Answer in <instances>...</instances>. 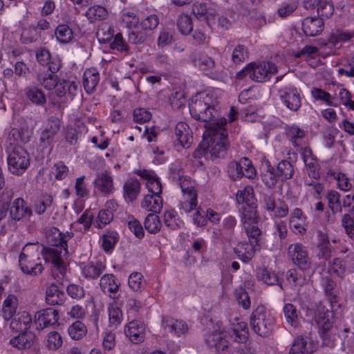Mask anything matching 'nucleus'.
<instances>
[{"label": "nucleus", "instance_id": "21", "mask_svg": "<svg viewBox=\"0 0 354 354\" xmlns=\"http://www.w3.org/2000/svg\"><path fill=\"white\" fill-rule=\"evenodd\" d=\"M73 236L72 232L63 233L57 228L52 227L46 232V241L51 248H68L67 243Z\"/></svg>", "mask_w": 354, "mask_h": 354}, {"label": "nucleus", "instance_id": "12", "mask_svg": "<svg viewBox=\"0 0 354 354\" xmlns=\"http://www.w3.org/2000/svg\"><path fill=\"white\" fill-rule=\"evenodd\" d=\"M121 18L122 23L127 28L130 29L133 28L128 34V39L130 43L138 44L146 41L147 35L145 32L139 30L140 18L134 12L130 11L124 12Z\"/></svg>", "mask_w": 354, "mask_h": 354}, {"label": "nucleus", "instance_id": "5", "mask_svg": "<svg viewBox=\"0 0 354 354\" xmlns=\"http://www.w3.org/2000/svg\"><path fill=\"white\" fill-rule=\"evenodd\" d=\"M326 295L328 297L331 311L326 309L324 306H319L315 315V320L319 328V335L323 340V344L332 347L335 340V331L330 317H332V311L338 309L340 305L338 304L337 298L333 292Z\"/></svg>", "mask_w": 354, "mask_h": 354}, {"label": "nucleus", "instance_id": "38", "mask_svg": "<svg viewBox=\"0 0 354 354\" xmlns=\"http://www.w3.org/2000/svg\"><path fill=\"white\" fill-rule=\"evenodd\" d=\"M141 207L147 211L159 213L162 207V199L160 195H146L141 203Z\"/></svg>", "mask_w": 354, "mask_h": 354}, {"label": "nucleus", "instance_id": "4", "mask_svg": "<svg viewBox=\"0 0 354 354\" xmlns=\"http://www.w3.org/2000/svg\"><path fill=\"white\" fill-rule=\"evenodd\" d=\"M217 104V94L214 91L201 92L194 96L189 104L190 114L196 120L207 123L214 118Z\"/></svg>", "mask_w": 354, "mask_h": 354}, {"label": "nucleus", "instance_id": "13", "mask_svg": "<svg viewBox=\"0 0 354 354\" xmlns=\"http://www.w3.org/2000/svg\"><path fill=\"white\" fill-rule=\"evenodd\" d=\"M288 256L301 270L310 272L312 270V262L307 249L299 243L290 244L288 248Z\"/></svg>", "mask_w": 354, "mask_h": 354}, {"label": "nucleus", "instance_id": "37", "mask_svg": "<svg viewBox=\"0 0 354 354\" xmlns=\"http://www.w3.org/2000/svg\"><path fill=\"white\" fill-rule=\"evenodd\" d=\"M32 324V317L30 315L24 311L17 315L16 317L12 319L10 322V328L16 331H28Z\"/></svg>", "mask_w": 354, "mask_h": 354}, {"label": "nucleus", "instance_id": "40", "mask_svg": "<svg viewBox=\"0 0 354 354\" xmlns=\"http://www.w3.org/2000/svg\"><path fill=\"white\" fill-rule=\"evenodd\" d=\"M313 351L311 343L302 336H297L292 344L289 354H312Z\"/></svg>", "mask_w": 354, "mask_h": 354}, {"label": "nucleus", "instance_id": "60", "mask_svg": "<svg viewBox=\"0 0 354 354\" xmlns=\"http://www.w3.org/2000/svg\"><path fill=\"white\" fill-rule=\"evenodd\" d=\"M128 284L132 290L141 292L145 285L142 274L138 272L131 273L129 277Z\"/></svg>", "mask_w": 354, "mask_h": 354}, {"label": "nucleus", "instance_id": "48", "mask_svg": "<svg viewBox=\"0 0 354 354\" xmlns=\"http://www.w3.org/2000/svg\"><path fill=\"white\" fill-rule=\"evenodd\" d=\"M164 222L165 225L171 230H177L183 225V222L174 209H168L165 212Z\"/></svg>", "mask_w": 354, "mask_h": 354}, {"label": "nucleus", "instance_id": "30", "mask_svg": "<svg viewBox=\"0 0 354 354\" xmlns=\"http://www.w3.org/2000/svg\"><path fill=\"white\" fill-rule=\"evenodd\" d=\"M257 245L250 241L240 242L234 248V252L242 262L248 263L254 257Z\"/></svg>", "mask_w": 354, "mask_h": 354}, {"label": "nucleus", "instance_id": "59", "mask_svg": "<svg viewBox=\"0 0 354 354\" xmlns=\"http://www.w3.org/2000/svg\"><path fill=\"white\" fill-rule=\"evenodd\" d=\"M52 204V196L45 194L34 203L32 208L36 214L40 215L44 214L48 208L50 207Z\"/></svg>", "mask_w": 354, "mask_h": 354}, {"label": "nucleus", "instance_id": "61", "mask_svg": "<svg viewBox=\"0 0 354 354\" xmlns=\"http://www.w3.org/2000/svg\"><path fill=\"white\" fill-rule=\"evenodd\" d=\"M39 83L46 90H52L55 88L57 82V77L53 74H45L39 73L37 76Z\"/></svg>", "mask_w": 354, "mask_h": 354}, {"label": "nucleus", "instance_id": "46", "mask_svg": "<svg viewBox=\"0 0 354 354\" xmlns=\"http://www.w3.org/2000/svg\"><path fill=\"white\" fill-rule=\"evenodd\" d=\"M55 35L59 43L68 44L73 39V31L68 25L62 24L55 28Z\"/></svg>", "mask_w": 354, "mask_h": 354}, {"label": "nucleus", "instance_id": "32", "mask_svg": "<svg viewBox=\"0 0 354 354\" xmlns=\"http://www.w3.org/2000/svg\"><path fill=\"white\" fill-rule=\"evenodd\" d=\"M237 225L236 218L232 215L225 217L222 221V229L221 230H214V235L216 238H223L230 239L234 234V229Z\"/></svg>", "mask_w": 354, "mask_h": 354}, {"label": "nucleus", "instance_id": "34", "mask_svg": "<svg viewBox=\"0 0 354 354\" xmlns=\"http://www.w3.org/2000/svg\"><path fill=\"white\" fill-rule=\"evenodd\" d=\"M287 136L295 147H301L306 144V132L297 126H290L287 129Z\"/></svg>", "mask_w": 354, "mask_h": 354}, {"label": "nucleus", "instance_id": "3", "mask_svg": "<svg viewBox=\"0 0 354 354\" xmlns=\"http://www.w3.org/2000/svg\"><path fill=\"white\" fill-rule=\"evenodd\" d=\"M260 205L261 209L274 221V234L278 235L281 240L285 239L288 234L287 224L285 221L279 219L284 218L288 214V205L283 201L277 203L273 195L266 194H263L260 200Z\"/></svg>", "mask_w": 354, "mask_h": 354}, {"label": "nucleus", "instance_id": "18", "mask_svg": "<svg viewBox=\"0 0 354 354\" xmlns=\"http://www.w3.org/2000/svg\"><path fill=\"white\" fill-rule=\"evenodd\" d=\"M59 319L58 311L54 308H46L37 312L35 317V324L37 330H42L49 326L57 323Z\"/></svg>", "mask_w": 354, "mask_h": 354}, {"label": "nucleus", "instance_id": "26", "mask_svg": "<svg viewBox=\"0 0 354 354\" xmlns=\"http://www.w3.org/2000/svg\"><path fill=\"white\" fill-rule=\"evenodd\" d=\"M35 334L31 331H23L9 340V344L19 350L30 349L34 344Z\"/></svg>", "mask_w": 354, "mask_h": 354}, {"label": "nucleus", "instance_id": "15", "mask_svg": "<svg viewBox=\"0 0 354 354\" xmlns=\"http://www.w3.org/2000/svg\"><path fill=\"white\" fill-rule=\"evenodd\" d=\"M229 169L236 171V174H232L231 177L234 179L245 176L249 179H253L257 175V171L252 165V161L248 158H242L239 161L232 162L230 164Z\"/></svg>", "mask_w": 354, "mask_h": 354}, {"label": "nucleus", "instance_id": "11", "mask_svg": "<svg viewBox=\"0 0 354 354\" xmlns=\"http://www.w3.org/2000/svg\"><path fill=\"white\" fill-rule=\"evenodd\" d=\"M194 65L202 71L206 75L212 79L218 78L223 71V66L205 53H198L193 59Z\"/></svg>", "mask_w": 354, "mask_h": 354}, {"label": "nucleus", "instance_id": "57", "mask_svg": "<svg viewBox=\"0 0 354 354\" xmlns=\"http://www.w3.org/2000/svg\"><path fill=\"white\" fill-rule=\"evenodd\" d=\"M39 37L38 30L34 26L22 28L20 40L23 44H28L36 41Z\"/></svg>", "mask_w": 354, "mask_h": 354}, {"label": "nucleus", "instance_id": "42", "mask_svg": "<svg viewBox=\"0 0 354 354\" xmlns=\"http://www.w3.org/2000/svg\"><path fill=\"white\" fill-rule=\"evenodd\" d=\"M109 326L113 329L117 328L123 320L122 310L118 306L115 301H113L107 307Z\"/></svg>", "mask_w": 354, "mask_h": 354}, {"label": "nucleus", "instance_id": "45", "mask_svg": "<svg viewBox=\"0 0 354 354\" xmlns=\"http://www.w3.org/2000/svg\"><path fill=\"white\" fill-rule=\"evenodd\" d=\"M198 205L197 194L192 192L190 194L183 195L182 200L179 205L182 212L189 214L196 210Z\"/></svg>", "mask_w": 354, "mask_h": 354}, {"label": "nucleus", "instance_id": "29", "mask_svg": "<svg viewBox=\"0 0 354 354\" xmlns=\"http://www.w3.org/2000/svg\"><path fill=\"white\" fill-rule=\"evenodd\" d=\"M95 187L104 195H110L114 192L113 180L109 173L104 171L97 175L94 180Z\"/></svg>", "mask_w": 354, "mask_h": 354}, {"label": "nucleus", "instance_id": "22", "mask_svg": "<svg viewBox=\"0 0 354 354\" xmlns=\"http://www.w3.org/2000/svg\"><path fill=\"white\" fill-rule=\"evenodd\" d=\"M174 144L176 147L189 148L192 142V136L189 127L185 122H180L175 127Z\"/></svg>", "mask_w": 354, "mask_h": 354}, {"label": "nucleus", "instance_id": "2", "mask_svg": "<svg viewBox=\"0 0 354 354\" xmlns=\"http://www.w3.org/2000/svg\"><path fill=\"white\" fill-rule=\"evenodd\" d=\"M227 120L221 118L206 126L203 142L195 151V155H204L209 151L212 157L223 156L228 146L227 131Z\"/></svg>", "mask_w": 354, "mask_h": 354}, {"label": "nucleus", "instance_id": "1", "mask_svg": "<svg viewBox=\"0 0 354 354\" xmlns=\"http://www.w3.org/2000/svg\"><path fill=\"white\" fill-rule=\"evenodd\" d=\"M205 340L209 346L214 347L218 353H225L229 348L230 342L226 339L229 336L234 342H244L248 335L246 322L241 318L235 317L231 321V330L228 331L221 322L212 324V328H208L205 333Z\"/></svg>", "mask_w": 354, "mask_h": 354}, {"label": "nucleus", "instance_id": "31", "mask_svg": "<svg viewBox=\"0 0 354 354\" xmlns=\"http://www.w3.org/2000/svg\"><path fill=\"white\" fill-rule=\"evenodd\" d=\"M24 94L26 100L34 105L44 106L46 103L44 92L37 86H26L24 90Z\"/></svg>", "mask_w": 354, "mask_h": 354}, {"label": "nucleus", "instance_id": "8", "mask_svg": "<svg viewBox=\"0 0 354 354\" xmlns=\"http://www.w3.org/2000/svg\"><path fill=\"white\" fill-rule=\"evenodd\" d=\"M274 323V317L263 306H258L252 312L250 319L252 329L261 337H267L272 333Z\"/></svg>", "mask_w": 354, "mask_h": 354}, {"label": "nucleus", "instance_id": "49", "mask_svg": "<svg viewBox=\"0 0 354 354\" xmlns=\"http://www.w3.org/2000/svg\"><path fill=\"white\" fill-rule=\"evenodd\" d=\"M68 333L71 339L79 340L86 336L87 328L83 322L76 321L68 326Z\"/></svg>", "mask_w": 354, "mask_h": 354}, {"label": "nucleus", "instance_id": "44", "mask_svg": "<svg viewBox=\"0 0 354 354\" xmlns=\"http://www.w3.org/2000/svg\"><path fill=\"white\" fill-rule=\"evenodd\" d=\"M140 191V183L136 178H129L123 185L124 197L129 201H134Z\"/></svg>", "mask_w": 354, "mask_h": 354}, {"label": "nucleus", "instance_id": "54", "mask_svg": "<svg viewBox=\"0 0 354 354\" xmlns=\"http://www.w3.org/2000/svg\"><path fill=\"white\" fill-rule=\"evenodd\" d=\"M257 277L268 285H274L278 282L277 274L271 270L266 267L259 268L257 272Z\"/></svg>", "mask_w": 354, "mask_h": 354}, {"label": "nucleus", "instance_id": "52", "mask_svg": "<svg viewBox=\"0 0 354 354\" xmlns=\"http://www.w3.org/2000/svg\"><path fill=\"white\" fill-rule=\"evenodd\" d=\"M275 169L279 178L281 180L290 179L294 174L293 165L287 160H282L279 162Z\"/></svg>", "mask_w": 354, "mask_h": 354}, {"label": "nucleus", "instance_id": "33", "mask_svg": "<svg viewBox=\"0 0 354 354\" xmlns=\"http://www.w3.org/2000/svg\"><path fill=\"white\" fill-rule=\"evenodd\" d=\"M100 285L102 291L104 294H108L112 299L115 298V294L118 290L119 285L113 274H107L103 275L100 279Z\"/></svg>", "mask_w": 354, "mask_h": 354}, {"label": "nucleus", "instance_id": "25", "mask_svg": "<svg viewBox=\"0 0 354 354\" xmlns=\"http://www.w3.org/2000/svg\"><path fill=\"white\" fill-rule=\"evenodd\" d=\"M301 156L308 176L315 180L318 179L319 178V166L312 150L309 147H304L301 152Z\"/></svg>", "mask_w": 354, "mask_h": 354}, {"label": "nucleus", "instance_id": "39", "mask_svg": "<svg viewBox=\"0 0 354 354\" xmlns=\"http://www.w3.org/2000/svg\"><path fill=\"white\" fill-rule=\"evenodd\" d=\"M261 177L265 185L270 188L274 187L279 178L275 168L270 165L269 161H266L263 165Z\"/></svg>", "mask_w": 354, "mask_h": 354}, {"label": "nucleus", "instance_id": "27", "mask_svg": "<svg viewBox=\"0 0 354 354\" xmlns=\"http://www.w3.org/2000/svg\"><path fill=\"white\" fill-rule=\"evenodd\" d=\"M324 29V22L322 18L306 17L302 21V30L308 37H315L319 35Z\"/></svg>", "mask_w": 354, "mask_h": 354}, {"label": "nucleus", "instance_id": "16", "mask_svg": "<svg viewBox=\"0 0 354 354\" xmlns=\"http://www.w3.org/2000/svg\"><path fill=\"white\" fill-rule=\"evenodd\" d=\"M354 193L351 192L346 195L342 200V207L347 209L348 213L345 214L342 218V225L351 239L354 235Z\"/></svg>", "mask_w": 354, "mask_h": 354}, {"label": "nucleus", "instance_id": "6", "mask_svg": "<svg viewBox=\"0 0 354 354\" xmlns=\"http://www.w3.org/2000/svg\"><path fill=\"white\" fill-rule=\"evenodd\" d=\"M44 246L38 242L28 243L19 254V263L21 271L30 276L40 274L44 268L41 256Z\"/></svg>", "mask_w": 354, "mask_h": 354}, {"label": "nucleus", "instance_id": "63", "mask_svg": "<svg viewBox=\"0 0 354 354\" xmlns=\"http://www.w3.org/2000/svg\"><path fill=\"white\" fill-rule=\"evenodd\" d=\"M159 24L158 16L154 14H149L142 17L140 23V27L142 30H152L155 29Z\"/></svg>", "mask_w": 354, "mask_h": 354}, {"label": "nucleus", "instance_id": "64", "mask_svg": "<svg viewBox=\"0 0 354 354\" xmlns=\"http://www.w3.org/2000/svg\"><path fill=\"white\" fill-rule=\"evenodd\" d=\"M254 209L255 207H242L241 218L244 227L247 225L257 223L258 218Z\"/></svg>", "mask_w": 354, "mask_h": 354}, {"label": "nucleus", "instance_id": "53", "mask_svg": "<svg viewBox=\"0 0 354 354\" xmlns=\"http://www.w3.org/2000/svg\"><path fill=\"white\" fill-rule=\"evenodd\" d=\"M156 214L157 213L153 212L149 214L144 221V225L146 230L151 234L157 233L161 228V222Z\"/></svg>", "mask_w": 354, "mask_h": 354}, {"label": "nucleus", "instance_id": "58", "mask_svg": "<svg viewBox=\"0 0 354 354\" xmlns=\"http://www.w3.org/2000/svg\"><path fill=\"white\" fill-rule=\"evenodd\" d=\"M249 59L248 48L241 44L237 45L232 53V61L235 64H239Z\"/></svg>", "mask_w": 354, "mask_h": 354}, {"label": "nucleus", "instance_id": "35", "mask_svg": "<svg viewBox=\"0 0 354 354\" xmlns=\"http://www.w3.org/2000/svg\"><path fill=\"white\" fill-rule=\"evenodd\" d=\"M65 299V293L57 286L52 283L47 288L46 301L49 305H61Z\"/></svg>", "mask_w": 354, "mask_h": 354}, {"label": "nucleus", "instance_id": "20", "mask_svg": "<svg viewBox=\"0 0 354 354\" xmlns=\"http://www.w3.org/2000/svg\"><path fill=\"white\" fill-rule=\"evenodd\" d=\"M8 209L11 221L28 219L32 215V209L21 198H15L11 205L8 206Z\"/></svg>", "mask_w": 354, "mask_h": 354}, {"label": "nucleus", "instance_id": "28", "mask_svg": "<svg viewBox=\"0 0 354 354\" xmlns=\"http://www.w3.org/2000/svg\"><path fill=\"white\" fill-rule=\"evenodd\" d=\"M105 269V264L100 261H89L81 265L82 274L88 279L98 278Z\"/></svg>", "mask_w": 354, "mask_h": 354}, {"label": "nucleus", "instance_id": "19", "mask_svg": "<svg viewBox=\"0 0 354 354\" xmlns=\"http://www.w3.org/2000/svg\"><path fill=\"white\" fill-rule=\"evenodd\" d=\"M59 129L60 121L57 118L49 119L41 132L39 138L40 144L44 147H50L55 135Z\"/></svg>", "mask_w": 354, "mask_h": 354}, {"label": "nucleus", "instance_id": "36", "mask_svg": "<svg viewBox=\"0 0 354 354\" xmlns=\"http://www.w3.org/2000/svg\"><path fill=\"white\" fill-rule=\"evenodd\" d=\"M18 307V299L12 294L9 295L3 301L1 313L6 321L11 319L16 314Z\"/></svg>", "mask_w": 354, "mask_h": 354}, {"label": "nucleus", "instance_id": "47", "mask_svg": "<svg viewBox=\"0 0 354 354\" xmlns=\"http://www.w3.org/2000/svg\"><path fill=\"white\" fill-rule=\"evenodd\" d=\"M311 96L316 101H320L329 106H336L335 99L328 92L319 88H313L310 91Z\"/></svg>", "mask_w": 354, "mask_h": 354}, {"label": "nucleus", "instance_id": "7", "mask_svg": "<svg viewBox=\"0 0 354 354\" xmlns=\"http://www.w3.org/2000/svg\"><path fill=\"white\" fill-rule=\"evenodd\" d=\"M277 72V68L272 62H250L236 73V77L241 80L248 76L250 79L254 82H263L269 80Z\"/></svg>", "mask_w": 354, "mask_h": 354}, {"label": "nucleus", "instance_id": "50", "mask_svg": "<svg viewBox=\"0 0 354 354\" xmlns=\"http://www.w3.org/2000/svg\"><path fill=\"white\" fill-rule=\"evenodd\" d=\"M108 12L105 7L94 5L91 6L86 12V16L88 21L94 22L97 20H104L106 18Z\"/></svg>", "mask_w": 354, "mask_h": 354}, {"label": "nucleus", "instance_id": "56", "mask_svg": "<svg viewBox=\"0 0 354 354\" xmlns=\"http://www.w3.org/2000/svg\"><path fill=\"white\" fill-rule=\"evenodd\" d=\"M119 240V235L115 231L107 232L102 236V247L104 250L110 253Z\"/></svg>", "mask_w": 354, "mask_h": 354}, {"label": "nucleus", "instance_id": "23", "mask_svg": "<svg viewBox=\"0 0 354 354\" xmlns=\"http://www.w3.org/2000/svg\"><path fill=\"white\" fill-rule=\"evenodd\" d=\"M124 333L131 342L135 344L145 339V326L137 320H133L125 326Z\"/></svg>", "mask_w": 354, "mask_h": 354}, {"label": "nucleus", "instance_id": "17", "mask_svg": "<svg viewBox=\"0 0 354 354\" xmlns=\"http://www.w3.org/2000/svg\"><path fill=\"white\" fill-rule=\"evenodd\" d=\"M161 327L165 333L178 337L188 330V326L185 321L168 315L162 316Z\"/></svg>", "mask_w": 354, "mask_h": 354}, {"label": "nucleus", "instance_id": "24", "mask_svg": "<svg viewBox=\"0 0 354 354\" xmlns=\"http://www.w3.org/2000/svg\"><path fill=\"white\" fill-rule=\"evenodd\" d=\"M136 174L147 180L146 186L151 194L160 196L162 193V185L154 171L147 169H139L136 171Z\"/></svg>", "mask_w": 354, "mask_h": 354}, {"label": "nucleus", "instance_id": "62", "mask_svg": "<svg viewBox=\"0 0 354 354\" xmlns=\"http://www.w3.org/2000/svg\"><path fill=\"white\" fill-rule=\"evenodd\" d=\"M317 12L319 18H328L334 12L333 5L329 0H319L316 4Z\"/></svg>", "mask_w": 354, "mask_h": 354}, {"label": "nucleus", "instance_id": "10", "mask_svg": "<svg viewBox=\"0 0 354 354\" xmlns=\"http://www.w3.org/2000/svg\"><path fill=\"white\" fill-rule=\"evenodd\" d=\"M7 161L10 172L18 176L24 174L30 165L28 155L21 146L13 147Z\"/></svg>", "mask_w": 354, "mask_h": 354}, {"label": "nucleus", "instance_id": "51", "mask_svg": "<svg viewBox=\"0 0 354 354\" xmlns=\"http://www.w3.org/2000/svg\"><path fill=\"white\" fill-rule=\"evenodd\" d=\"M286 279L290 284L295 287H301L308 281L305 274L295 269H290L287 271Z\"/></svg>", "mask_w": 354, "mask_h": 354}, {"label": "nucleus", "instance_id": "9", "mask_svg": "<svg viewBox=\"0 0 354 354\" xmlns=\"http://www.w3.org/2000/svg\"><path fill=\"white\" fill-rule=\"evenodd\" d=\"M68 254V248H46L42 251L41 256L46 262L51 263V270L55 279H62L66 272V263L64 257Z\"/></svg>", "mask_w": 354, "mask_h": 354}, {"label": "nucleus", "instance_id": "43", "mask_svg": "<svg viewBox=\"0 0 354 354\" xmlns=\"http://www.w3.org/2000/svg\"><path fill=\"white\" fill-rule=\"evenodd\" d=\"M100 80V74L95 69H88L84 73L83 86L87 93H92Z\"/></svg>", "mask_w": 354, "mask_h": 354}, {"label": "nucleus", "instance_id": "41", "mask_svg": "<svg viewBox=\"0 0 354 354\" xmlns=\"http://www.w3.org/2000/svg\"><path fill=\"white\" fill-rule=\"evenodd\" d=\"M236 198L239 203L245 204L248 207H257L254 189L250 185H247L243 189L239 190Z\"/></svg>", "mask_w": 354, "mask_h": 354}, {"label": "nucleus", "instance_id": "14", "mask_svg": "<svg viewBox=\"0 0 354 354\" xmlns=\"http://www.w3.org/2000/svg\"><path fill=\"white\" fill-rule=\"evenodd\" d=\"M279 96L282 103L292 111H297L301 106V91L293 86L279 89Z\"/></svg>", "mask_w": 354, "mask_h": 354}, {"label": "nucleus", "instance_id": "55", "mask_svg": "<svg viewBox=\"0 0 354 354\" xmlns=\"http://www.w3.org/2000/svg\"><path fill=\"white\" fill-rule=\"evenodd\" d=\"M284 316L286 322L296 328L299 325V313L297 308L292 304H286L283 306Z\"/></svg>", "mask_w": 354, "mask_h": 354}]
</instances>
